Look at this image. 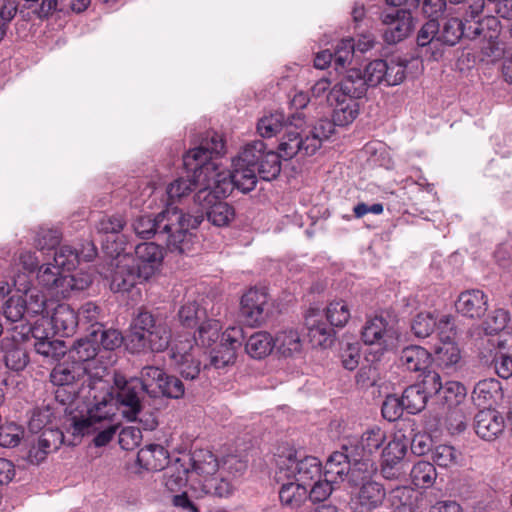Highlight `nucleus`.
I'll return each instance as SVG.
<instances>
[{"instance_id": "1", "label": "nucleus", "mask_w": 512, "mask_h": 512, "mask_svg": "<svg viewBox=\"0 0 512 512\" xmlns=\"http://www.w3.org/2000/svg\"><path fill=\"white\" fill-rule=\"evenodd\" d=\"M265 148V143L255 140L246 144L241 153L233 159L232 170L221 167L218 156L224 153L211 154L203 169L197 174L200 183L211 182L216 193L228 196L233 188L247 193L252 191L257 183L256 166Z\"/></svg>"}, {"instance_id": "2", "label": "nucleus", "mask_w": 512, "mask_h": 512, "mask_svg": "<svg viewBox=\"0 0 512 512\" xmlns=\"http://www.w3.org/2000/svg\"><path fill=\"white\" fill-rule=\"evenodd\" d=\"M93 383L94 385L81 394L88 400L85 414L75 415L71 418L70 430L75 437L95 433L103 424L111 422L112 417L116 414L117 406L121 410L117 399L115 400L111 392L108 377H101Z\"/></svg>"}, {"instance_id": "3", "label": "nucleus", "mask_w": 512, "mask_h": 512, "mask_svg": "<svg viewBox=\"0 0 512 512\" xmlns=\"http://www.w3.org/2000/svg\"><path fill=\"white\" fill-rule=\"evenodd\" d=\"M225 148L224 141L217 133H208L200 145L190 149L183 155V165L188 172H193L187 178L180 177L171 182L166 189L172 205L188 196L193 190L199 191L204 185L197 181L198 173L203 169L211 154H219Z\"/></svg>"}, {"instance_id": "4", "label": "nucleus", "mask_w": 512, "mask_h": 512, "mask_svg": "<svg viewBox=\"0 0 512 512\" xmlns=\"http://www.w3.org/2000/svg\"><path fill=\"white\" fill-rule=\"evenodd\" d=\"M166 372L155 366H145L141 369L139 378L127 380L124 375L116 373L113 377L115 389H117V401L122 415L129 421H135L142 410V403L138 392V384L141 389L151 397H156Z\"/></svg>"}, {"instance_id": "5", "label": "nucleus", "mask_w": 512, "mask_h": 512, "mask_svg": "<svg viewBox=\"0 0 512 512\" xmlns=\"http://www.w3.org/2000/svg\"><path fill=\"white\" fill-rule=\"evenodd\" d=\"M172 337L169 325L146 309H140L133 318L128 336V346L133 352H162Z\"/></svg>"}, {"instance_id": "6", "label": "nucleus", "mask_w": 512, "mask_h": 512, "mask_svg": "<svg viewBox=\"0 0 512 512\" xmlns=\"http://www.w3.org/2000/svg\"><path fill=\"white\" fill-rule=\"evenodd\" d=\"M203 221V214L191 216L175 206L167 205L160 212L159 238L166 242L173 252L186 253L192 249L194 234Z\"/></svg>"}, {"instance_id": "7", "label": "nucleus", "mask_w": 512, "mask_h": 512, "mask_svg": "<svg viewBox=\"0 0 512 512\" xmlns=\"http://www.w3.org/2000/svg\"><path fill=\"white\" fill-rule=\"evenodd\" d=\"M37 281L51 296L68 298L74 292L87 289L92 283V275L83 270L64 274L54 262H49L39 267Z\"/></svg>"}, {"instance_id": "8", "label": "nucleus", "mask_w": 512, "mask_h": 512, "mask_svg": "<svg viewBox=\"0 0 512 512\" xmlns=\"http://www.w3.org/2000/svg\"><path fill=\"white\" fill-rule=\"evenodd\" d=\"M108 366L100 364L98 361L76 363L74 361L68 363L63 362L53 368L50 374L51 382L58 386H70L74 383L81 382L80 394H84L93 382L98 381L101 377H108Z\"/></svg>"}, {"instance_id": "9", "label": "nucleus", "mask_w": 512, "mask_h": 512, "mask_svg": "<svg viewBox=\"0 0 512 512\" xmlns=\"http://www.w3.org/2000/svg\"><path fill=\"white\" fill-rule=\"evenodd\" d=\"M277 481L294 480L306 486L321 477V462L314 456L297 457L290 452L277 459Z\"/></svg>"}, {"instance_id": "10", "label": "nucleus", "mask_w": 512, "mask_h": 512, "mask_svg": "<svg viewBox=\"0 0 512 512\" xmlns=\"http://www.w3.org/2000/svg\"><path fill=\"white\" fill-rule=\"evenodd\" d=\"M204 185L196 192L194 202L200 207L207 219L217 227L229 225L235 218V210L232 205L223 201L226 196L216 193L211 182L200 183Z\"/></svg>"}, {"instance_id": "11", "label": "nucleus", "mask_w": 512, "mask_h": 512, "mask_svg": "<svg viewBox=\"0 0 512 512\" xmlns=\"http://www.w3.org/2000/svg\"><path fill=\"white\" fill-rule=\"evenodd\" d=\"M273 310V299L265 288H251L241 297L240 315L250 327L263 325Z\"/></svg>"}, {"instance_id": "12", "label": "nucleus", "mask_w": 512, "mask_h": 512, "mask_svg": "<svg viewBox=\"0 0 512 512\" xmlns=\"http://www.w3.org/2000/svg\"><path fill=\"white\" fill-rule=\"evenodd\" d=\"M361 339L364 344L375 346L383 353L397 346L399 334L384 317L374 316L368 318L362 327Z\"/></svg>"}, {"instance_id": "13", "label": "nucleus", "mask_w": 512, "mask_h": 512, "mask_svg": "<svg viewBox=\"0 0 512 512\" xmlns=\"http://www.w3.org/2000/svg\"><path fill=\"white\" fill-rule=\"evenodd\" d=\"M183 461L189 468L190 489L196 492L201 486L215 476L219 463L209 450H197L192 454H183Z\"/></svg>"}, {"instance_id": "14", "label": "nucleus", "mask_w": 512, "mask_h": 512, "mask_svg": "<svg viewBox=\"0 0 512 512\" xmlns=\"http://www.w3.org/2000/svg\"><path fill=\"white\" fill-rule=\"evenodd\" d=\"M195 340L186 338L178 341L171 349V361L175 370L185 379L194 380L201 370V361L198 359L199 348L194 346Z\"/></svg>"}, {"instance_id": "15", "label": "nucleus", "mask_w": 512, "mask_h": 512, "mask_svg": "<svg viewBox=\"0 0 512 512\" xmlns=\"http://www.w3.org/2000/svg\"><path fill=\"white\" fill-rule=\"evenodd\" d=\"M454 335L453 317L442 315L439 319L440 344L435 348V361L439 366L449 368L456 365L461 359L460 350L453 341Z\"/></svg>"}, {"instance_id": "16", "label": "nucleus", "mask_w": 512, "mask_h": 512, "mask_svg": "<svg viewBox=\"0 0 512 512\" xmlns=\"http://www.w3.org/2000/svg\"><path fill=\"white\" fill-rule=\"evenodd\" d=\"M164 259V250L153 242H145L136 246L134 265L140 280L149 281L160 272Z\"/></svg>"}, {"instance_id": "17", "label": "nucleus", "mask_w": 512, "mask_h": 512, "mask_svg": "<svg viewBox=\"0 0 512 512\" xmlns=\"http://www.w3.org/2000/svg\"><path fill=\"white\" fill-rule=\"evenodd\" d=\"M381 20L386 27L383 37L388 44H395L404 40L415 27L411 12L406 9L384 12Z\"/></svg>"}, {"instance_id": "18", "label": "nucleus", "mask_w": 512, "mask_h": 512, "mask_svg": "<svg viewBox=\"0 0 512 512\" xmlns=\"http://www.w3.org/2000/svg\"><path fill=\"white\" fill-rule=\"evenodd\" d=\"M115 252L116 260L112 263L110 288L113 292H128L143 280L137 275L133 257L126 254L121 256L117 250Z\"/></svg>"}, {"instance_id": "19", "label": "nucleus", "mask_w": 512, "mask_h": 512, "mask_svg": "<svg viewBox=\"0 0 512 512\" xmlns=\"http://www.w3.org/2000/svg\"><path fill=\"white\" fill-rule=\"evenodd\" d=\"M484 24L488 27L498 26V22L494 17L487 18L482 22H476L474 23V27L469 26L468 29L464 28V24L460 19H448L444 23L442 30H438L439 34L437 36V41L453 46L461 39L462 36L472 39L481 35Z\"/></svg>"}, {"instance_id": "20", "label": "nucleus", "mask_w": 512, "mask_h": 512, "mask_svg": "<svg viewBox=\"0 0 512 512\" xmlns=\"http://www.w3.org/2000/svg\"><path fill=\"white\" fill-rule=\"evenodd\" d=\"M505 426L504 416L495 409H482L474 417V431L485 441L496 440L503 434Z\"/></svg>"}, {"instance_id": "21", "label": "nucleus", "mask_w": 512, "mask_h": 512, "mask_svg": "<svg viewBox=\"0 0 512 512\" xmlns=\"http://www.w3.org/2000/svg\"><path fill=\"white\" fill-rule=\"evenodd\" d=\"M385 441L386 432L378 426H373L363 432L360 437L349 439L346 444L355 456L371 459L383 447Z\"/></svg>"}, {"instance_id": "22", "label": "nucleus", "mask_w": 512, "mask_h": 512, "mask_svg": "<svg viewBox=\"0 0 512 512\" xmlns=\"http://www.w3.org/2000/svg\"><path fill=\"white\" fill-rule=\"evenodd\" d=\"M305 326L308 336L314 346L327 348L332 345L335 332L326 322L323 321V313L316 308H311L305 315Z\"/></svg>"}, {"instance_id": "23", "label": "nucleus", "mask_w": 512, "mask_h": 512, "mask_svg": "<svg viewBox=\"0 0 512 512\" xmlns=\"http://www.w3.org/2000/svg\"><path fill=\"white\" fill-rule=\"evenodd\" d=\"M456 311L470 319L481 318L488 308V297L480 289H468L459 294L455 301Z\"/></svg>"}, {"instance_id": "24", "label": "nucleus", "mask_w": 512, "mask_h": 512, "mask_svg": "<svg viewBox=\"0 0 512 512\" xmlns=\"http://www.w3.org/2000/svg\"><path fill=\"white\" fill-rule=\"evenodd\" d=\"M96 253V248L91 243H87L81 253L69 245H62L56 250L53 262L64 274H75L76 272L72 273V271L79 265L80 261H92Z\"/></svg>"}, {"instance_id": "25", "label": "nucleus", "mask_w": 512, "mask_h": 512, "mask_svg": "<svg viewBox=\"0 0 512 512\" xmlns=\"http://www.w3.org/2000/svg\"><path fill=\"white\" fill-rule=\"evenodd\" d=\"M304 123L302 113H295L291 116L289 125H287L285 134L282 136L278 146V153L282 159L289 160L300 153L301 132Z\"/></svg>"}, {"instance_id": "26", "label": "nucleus", "mask_w": 512, "mask_h": 512, "mask_svg": "<svg viewBox=\"0 0 512 512\" xmlns=\"http://www.w3.org/2000/svg\"><path fill=\"white\" fill-rule=\"evenodd\" d=\"M385 497L386 491L380 483L368 481L360 486L352 505L355 512H372L383 504Z\"/></svg>"}, {"instance_id": "27", "label": "nucleus", "mask_w": 512, "mask_h": 512, "mask_svg": "<svg viewBox=\"0 0 512 512\" xmlns=\"http://www.w3.org/2000/svg\"><path fill=\"white\" fill-rule=\"evenodd\" d=\"M367 90L362 72L358 69H351L343 79L334 85L327 96V99H338V97L361 98Z\"/></svg>"}, {"instance_id": "28", "label": "nucleus", "mask_w": 512, "mask_h": 512, "mask_svg": "<svg viewBox=\"0 0 512 512\" xmlns=\"http://www.w3.org/2000/svg\"><path fill=\"white\" fill-rule=\"evenodd\" d=\"M350 451L349 446L343 444L341 451L333 452L326 461L324 477L335 483L346 480L352 457H356L355 454H352Z\"/></svg>"}, {"instance_id": "29", "label": "nucleus", "mask_w": 512, "mask_h": 512, "mask_svg": "<svg viewBox=\"0 0 512 512\" xmlns=\"http://www.w3.org/2000/svg\"><path fill=\"white\" fill-rule=\"evenodd\" d=\"M471 398L476 406L491 408L503 398L501 383L494 378L481 380L475 385Z\"/></svg>"}, {"instance_id": "30", "label": "nucleus", "mask_w": 512, "mask_h": 512, "mask_svg": "<svg viewBox=\"0 0 512 512\" xmlns=\"http://www.w3.org/2000/svg\"><path fill=\"white\" fill-rule=\"evenodd\" d=\"M333 107L332 119L338 127L351 125L360 114V104L357 99L351 97H338V99H327Z\"/></svg>"}, {"instance_id": "31", "label": "nucleus", "mask_w": 512, "mask_h": 512, "mask_svg": "<svg viewBox=\"0 0 512 512\" xmlns=\"http://www.w3.org/2000/svg\"><path fill=\"white\" fill-rule=\"evenodd\" d=\"M25 341L14 340L13 331L9 332V336H6L2 340V349L4 351V362L7 368L14 371L23 370L28 362V354L26 349L23 347Z\"/></svg>"}, {"instance_id": "32", "label": "nucleus", "mask_w": 512, "mask_h": 512, "mask_svg": "<svg viewBox=\"0 0 512 512\" xmlns=\"http://www.w3.org/2000/svg\"><path fill=\"white\" fill-rule=\"evenodd\" d=\"M13 285L19 292H24L23 301L26 315L34 317L43 313L46 299L39 289L28 288L25 274L14 277Z\"/></svg>"}, {"instance_id": "33", "label": "nucleus", "mask_w": 512, "mask_h": 512, "mask_svg": "<svg viewBox=\"0 0 512 512\" xmlns=\"http://www.w3.org/2000/svg\"><path fill=\"white\" fill-rule=\"evenodd\" d=\"M167 450L158 444H150L138 451V464L148 471H160L168 464Z\"/></svg>"}, {"instance_id": "34", "label": "nucleus", "mask_w": 512, "mask_h": 512, "mask_svg": "<svg viewBox=\"0 0 512 512\" xmlns=\"http://www.w3.org/2000/svg\"><path fill=\"white\" fill-rule=\"evenodd\" d=\"M51 325L54 334L70 336L78 325V316L67 304H58L51 316Z\"/></svg>"}, {"instance_id": "35", "label": "nucleus", "mask_w": 512, "mask_h": 512, "mask_svg": "<svg viewBox=\"0 0 512 512\" xmlns=\"http://www.w3.org/2000/svg\"><path fill=\"white\" fill-rule=\"evenodd\" d=\"M98 351V332L91 331L89 337L78 339L69 351V355L76 363L98 361L104 364L100 358H95Z\"/></svg>"}, {"instance_id": "36", "label": "nucleus", "mask_w": 512, "mask_h": 512, "mask_svg": "<svg viewBox=\"0 0 512 512\" xmlns=\"http://www.w3.org/2000/svg\"><path fill=\"white\" fill-rule=\"evenodd\" d=\"M274 341V348L284 357H292L302 351L303 342L297 329L284 328L279 330L274 336Z\"/></svg>"}, {"instance_id": "37", "label": "nucleus", "mask_w": 512, "mask_h": 512, "mask_svg": "<svg viewBox=\"0 0 512 512\" xmlns=\"http://www.w3.org/2000/svg\"><path fill=\"white\" fill-rule=\"evenodd\" d=\"M274 337L267 331L251 334L245 342V352L253 359H263L274 350Z\"/></svg>"}, {"instance_id": "38", "label": "nucleus", "mask_w": 512, "mask_h": 512, "mask_svg": "<svg viewBox=\"0 0 512 512\" xmlns=\"http://www.w3.org/2000/svg\"><path fill=\"white\" fill-rule=\"evenodd\" d=\"M164 484L171 492L179 491L187 485L190 487L189 468L183 461V455L167 468L164 474Z\"/></svg>"}, {"instance_id": "39", "label": "nucleus", "mask_w": 512, "mask_h": 512, "mask_svg": "<svg viewBox=\"0 0 512 512\" xmlns=\"http://www.w3.org/2000/svg\"><path fill=\"white\" fill-rule=\"evenodd\" d=\"M377 466L372 459L365 457H352L351 466L346 480L354 486H362L364 483L371 481L372 476L376 473Z\"/></svg>"}, {"instance_id": "40", "label": "nucleus", "mask_w": 512, "mask_h": 512, "mask_svg": "<svg viewBox=\"0 0 512 512\" xmlns=\"http://www.w3.org/2000/svg\"><path fill=\"white\" fill-rule=\"evenodd\" d=\"M279 498L284 506L289 508L300 507L308 497V486L294 480L280 481Z\"/></svg>"}, {"instance_id": "41", "label": "nucleus", "mask_w": 512, "mask_h": 512, "mask_svg": "<svg viewBox=\"0 0 512 512\" xmlns=\"http://www.w3.org/2000/svg\"><path fill=\"white\" fill-rule=\"evenodd\" d=\"M387 500L393 512H416V492L408 486L391 489Z\"/></svg>"}, {"instance_id": "42", "label": "nucleus", "mask_w": 512, "mask_h": 512, "mask_svg": "<svg viewBox=\"0 0 512 512\" xmlns=\"http://www.w3.org/2000/svg\"><path fill=\"white\" fill-rule=\"evenodd\" d=\"M291 117L286 118L282 111H274L264 114L257 122V133L262 138H272L283 128H287Z\"/></svg>"}, {"instance_id": "43", "label": "nucleus", "mask_w": 512, "mask_h": 512, "mask_svg": "<svg viewBox=\"0 0 512 512\" xmlns=\"http://www.w3.org/2000/svg\"><path fill=\"white\" fill-rule=\"evenodd\" d=\"M49 324L48 318L42 316L32 326H26L24 324L16 325L11 329L13 331V339L26 342L30 334L35 341L50 339L52 333L51 329L48 328Z\"/></svg>"}, {"instance_id": "44", "label": "nucleus", "mask_w": 512, "mask_h": 512, "mask_svg": "<svg viewBox=\"0 0 512 512\" xmlns=\"http://www.w3.org/2000/svg\"><path fill=\"white\" fill-rule=\"evenodd\" d=\"M431 355L423 347L410 346L403 349L400 361L401 364L409 371L425 370L430 363Z\"/></svg>"}, {"instance_id": "45", "label": "nucleus", "mask_w": 512, "mask_h": 512, "mask_svg": "<svg viewBox=\"0 0 512 512\" xmlns=\"http://www.w3.org/2000/svg\"><path fill=\"white\" fill-rule=\"evenodd\" d=\"M325 317L330 326L343 328L351 318V308L347 301L334 299L325 308Z\"/></svg>"}, {"instance_id": "46", "label": "nucleus", "mask_w": 512, "mask_h": 512, "mask_svg": "<svg viewBox=\"0 0 512 512\" xmlns=\"http://www.w3.org/2000/svg\"><path fill=\"white\" fill-rule=\"evenodd\" d=\"M281 156L274 151H266V147L257 162L256 171L262 179L270 181L276 178L281 171Z\"/></svg>"}, {"instance_id": "47", "label": "nucleus", "mask_w": 512, "mask_h": 512, "mask_svg": "<svg viewBox=\"0 0 512 512\" xmlns=\"http://www.w3.org/2000/svg\"><path fill=\"white\" fill-rule=\"evenodd\" d=\"M410 477L416 487L429 488L434 484L437 478V471L432 463L428 461H418L413 465Z\"/></svg>"}, {"instance_id": "48", "label": "nucleus", "mask_w": 512, "mask_h": 512, "mask_svg": "<svg viewBox=\"0 0 512 512\" xmlns=\"http://www.w3.org/2000/svg\"><path fill=\"white\" fill-rule=\"evenodd\" d=\"M407 452V442L403 434L395 435L382 450L383 464L392 467L401 461Z\"/></svg>"}, {"instance_id": "49", "label": "nucleus", "mask_w": 512, "mask_h": 512, "mask_svg": "<svg viewBox=\"0 0 512 512\" xmlns=\"http://www.w3.org/2000/svg\"><path fill=\"white\" fill-rule=\"evenodd\" d=\"M160 212L152 214H143L138 216L132 223L135 234L144 239H149L160 234Z\"/></svg>"}, {"instance_id": "50", "label": "nucleus", "mask_w": 512, "mask_h": 512, "mask_svg": "<svg viewBox=\"0 0 512 512\" xmlns=\"http://www.w3.org/2000/svg\"><path fill=\"white\" fill-rule=\"evenodd\" d=\"M467 390L463 384L457 381H448L442 388L440 397L449 408L465 406Z\"/></svg>"}, {"instance_id": "51", "label": "nucleus", "mask_w": 512, "mask_h": 512, "mask_svg": "<svg viewBox=\"0 0 512 512\" xmlns=\"http://www.w3.org/2000/svg\"><path fill=\"white\" fill-rule=\"evenodd\" d=\"M439 319L431 312H420L412 320L411 330L418 338L429 337L436 328L439 330Z\"/></svg>"}, {"instance_id": "52", "label": "nucleus", "mask_w": 512, "mask_h": 512, "mask_svg": "<svg viewBox=\"0 0 512 512\" xmlns=\"http://www.w3.org/2000/svg\"><path fill=\"white\" fill-rule=\"evenodd\" d=\"M402 401L405 410L410 414H417L421 412L427 403V398L423 394V390L417 384L411 385L406 388L402 395Z\"/></svg>"}, {"instance_id": "53", "label": "nucleus", "mask_w": 512, "mask_h": 512, "mask_svg": "<svg viewBox=\"0 0 512 512\" xmlns=\"http://www.w3.org/2000/svg\"><path fill=\"white\" fill-rule=\"evenodd\" d=\"M210 361L204 367H213L215 369H224L235 364L237 354L233 348H226L221 344H217L210 351Z\"/></svg>"}, {"instance_id": "54", "label": "nucleus", "mask_w": 512, "mask_h": 512, "mask_svg": "<svg viewBox=\"0 0 512 512\" xmlns=\"http://www.w3.org/2000/svg\"><path fill=\"white\" fill-rule=\"evenodd\" d=\"M461 453L453 446L439 444L432 450V460L440 467L449 468L459 464Z\"/></svg>"}, {"instance_id": "55", "label": "nucleus", "mask_w": 512, "mask_h": 512, "mask_svg": "<svg viewBox=\"0 0 512 512\" xmlns=\"http://www.w3.org/2000/svg\"><path fill=\"white\" fill-rule=\"evenodd\" d=\"M231 483L223 477L214 476L203 486H201L196 492L197 497H201L206 494H211L218 497H227L232 493Z\"/></svg>"}, {"instance_id": "56", "label": "nucleus", "mask_w": 512, "mask_h": 512, "mask_svg": "<svg viewBox=\"0 0 512 512\" xmlns=\"http://www.w3.org/2000/svg\"><path fill=\"white\" fill-rule=\"evenodd\" d=\"M468 410L465 406L449 408L446 414V427L451 434H459L465 431L468 421Z\"/></svg>"}, {"instance_id": "57", "label": "nucleus", "mask_w": 512, "mask_h": 512, "mask_svg": "<svg viewBox=\"0 0 512 512\" xmlns=\"http://www.w3.org/2000/svg\"><path fill=\"white\" fill-rule=\"evenodd\" d=\"M178 316L184 326L193 327L206 317V311L195 301H188L181 306Z\"/></svg>"}, {"instance_id": "58", "label": "nucleus", "mask_w": 512, "mask_h": 512, "mask_svg": "<svg viewBox=\"0 0 512 512\" xmlns=\"http://www.w3.org/2000/svg\"><path fill=\"white\" fill-rule=\"evenodd\" d=\"M510 320L509 312L505 309L498 308L491 311L482 326L487 334H494L502 331Z\"/></svg>"}, {"instance_id": "59", "label": "nucleus", "mask_w": 512, "mask_h": 512, "mask_svg": "<svg viewBox=\"0 0 512 512\" xmlns=\"http://www.w3.org/2000/svg\"><path fill=\"white\" fill-rule=\"evenodd\" d=\"M126 225V219L121 214L103 215L95 225L99 234L114 235L122 231Z\"/></svg>"}, {"instance_id": "60", "label": "nucleus", "mask_w": 512, "mask_h": 512, "mask_svg": "<svg viewBox=\"0 0 512 512\" xmlns=\"http://www.w3.org/2000/svg\"><path fill=\"white\" fill-rule=\"evenodd\" d=\"M222 329L219 320L209 319L203 321L198 330V340L203 346H211L219 339Z\"/></svg>"}, {"instance_id": "61", "label": "nucleus", "mask_w": 512, "mask_h": 512, "mask_svg": "<svg viewBox=\"0 0 512 512\" xmlns=\"http://www.w3.org/2000/svg\"><path fill=\"white\" fill-rule=\"evenodd\" d=\"M355 51V43L353 39H342L336 46L333 54L336 69L345 68L352 61Z\"/></svg>"}, {"instance_id": "62", "label": "nucleus", "mask_w": 512, "mask_h": 512, "mask_svg": "<svg viewBox=\"0 0 512 512\" xmlns=\"http://www.w3.org/2000/svg\"><path fill=\"white\" fill-rule=\"evenodd\" d=\"M185 389L182 381L175 376L166 374L163 379L156 397L163 396L172 399H180L184 396Z\"/></svg>"}, {"instance_id": "63", "label": "nucleus", "mask_w": 512, "mask_h": 512, "mask_svg": "<svg viewBox=\"0 0 512 512\" xmlns=\"http://www.w3.org/2000/svg\"><path fill=\"white\" fill-rule=\"evenodd\" d=\"M387 72V61L374 60L370 62L365 70L363 78L368 86H377L378 84L385 82V73Z\"/></svg>"}, {"instance_id": "64", "label": "nucleus", "mask_w": 512, "mask_h": 512, "mask_svg": "<svg viewBox=\"0 0 512 512\" xmlns=\"http://www.w3.org/2000/svg\"><path fill=\"white\" fill-rule=\"evenodd\" d=\"M24 431L15 423H5L0 426V446L15 447L23 438Z\"/></svg>"}]
</instances>
